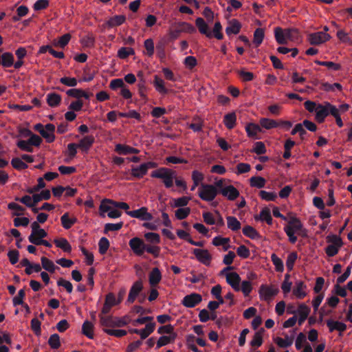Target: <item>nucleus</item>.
Masks as SVG:
<instances>
[{
    "mask_svg": "<svg viewBox=\"0 0 352 352\" xmlns=\"http://www.w3.org/2000/svg\"><path fill=\"white\" fill-rule=\"evenodd\" d=\"M129 245L132 252L138 256H142L146 252L152 254L154 258H157L160 256L161 248L158 245H147L143 239L135 236L132 238L129 241Z\"/></svg>",
    "mask_w": 352,
    "mask_h": 352,
    "instance_id": "nucleus-1",
    "label": "nucleus"
},
{
    "mask_svg": "<svg viewBox=\"0 0 352 352\" xmlns=\"http://www.w3.org/2000/svg\"><path fill=\"white\" fill-rule=\"evenodd\" d=\"M151 177L162 179L166 188H170L173 186V182L177 176L176 172L170 168L161 167L151 174Z\"/></svg>",
    "mask_w": 352,
    "mask_h": 352,
    "instance_id": "nucleus-2",
    "label": "nucleus"
},
{
    "mask_svg": "<svg viewBox=\"0 0 352 352\" xmlns=\"http://www.w3.org/2000/svg\"><path fill=\"white\" fill-rule=\"evenodd\" d=\"M218 194V189L212 184H201L199 188V197L206 201H213Z\"/></svg>",
    "mask_w": 352,
    "mask_h": 352,
    "instance_id": "nucleus-3",
    "label": "nucleus"
},
{
    "mask_svg": "<svg viewBox=\"0 0 352 352\" xmlns=\"http://www.w3.org/2000/svg\"><path fill=\"white\" fill-rule=\"evenodd\" d=\"M289 228L293 233L298 234L302 237L307 236V231L304 228L303 225L300 220L296 217H291L288 221L287 226L284 227V231Z\"/></svg>",
    "mask_w": 352,
    "mask_h": 352,
    "instance_id": "nucleus-4",
    "label": "nucleus"
},
{
    "mask_svg": "<svg viewBox=\"0 0 352 352\" xmlns=\"http://www.w3.org/2000/svg\"><path fill=\"white\" fill-rule=\"evenodd\" d=\"M279 292L278 288L266 285H261L259 288L258 294L260 298L265 301H269L276 296Z\"/></svg>",
    "mask_w": 352,
    "mask_h": 352,
    "instance_id": "nucleus-5",
    "label": "nucleus"
},
{
    "mask_svg": "<svg viewBox=\"0 0 352 352\" xmlns=\"http://www.w3.org/2000/svg\"><path fill=\"white\" fill-rule=\"evenodd\" d=\"M126 213L133 218L139 219L142 221H151L153 219V215L148 212L146 207H142L138 210L126 211Z\"/></svg>",
    "mask_w": 352,
    "mask_h": 352,
    "instance_id": "nucleus-6",
    "label": "nucleus"
},
{
    "mask_svg": "<svg viewBox=\"0 0 352 352\" xmlns=\"http://www.w3.org/2000/svg\"><path fill=\"white\" fill-rule=\"evenodd\" d=\"M202 300V296L197 293H192L184 297L182 304L188 308L195 307L197 305L199 304Z\"/></svg>",
    "mask_w": 352,
    "mask_h": 352,
    "instance_id": "nucleus-7",
    "label": "nucleus"
},
{
    "mask_svg": "<svg viewBox=\"0 0 352 352\" xmlns=\"http://www.w3.org/2000/svg\"><path fill=\"white\" fill-rule=\"evenodd\" d=\"M331 38V36L323 32H317L311 33L308 36L309 42L311 45H320Z\"/></svg>",
    "mask_w": 352,
    "mask_h": 352,
    "instance_id": "nucleus-8",
    "label": "nucleus"
},
{
    "mask_svg": "<svg viewBox=\"0 0 352 352\" xmlns=\"http://www.w3.org/2000/svg\"><path fill=\"white\" fill-rule=\"evenodd\" d=\"M192 253L197 259L204 265L209 266L212 260V256L207 250L193 249Z\"/></svg>",
    "mask_w": 352,
    "mask_h": 352,
    "instance_id": "nucleus-9",
    "label": "nucleus"
},
{
    "mask_svg": "<svg viewBox=\"0 0 352 352\" xmlns=\"http://www.w3.org/2000/svg\"><path fill=\"white\" fill-rule=\"evenodd\" d=\"M143 289V284L141 280L135 281L131 286L126 302L129 304L134 302Z\"/></svg>",
    "mask_w": 352,
    "mask_h": 352,
    "instance_id": "nucleus-10",
    "label": "nucleus"
},
{
    "mask_svg": "<svg viewBox=\"0 0 352 352\" xmlns=\"http://www.w3.org/2000/svg\"><path fill=\"white\" fill-rule=\"evenodd\" d=\"M95 138L93 135H86L84 136L77 144L78 148H80L83 153L87 154L93 146Z\"/></svg>",
    "mask_w": 352,
    "mask_h": 352,
    "instance_id": "nucleus-11",
    "label": "nucleus"
},
{
    "mask_svg": "<svg viewBox=\"0 0 352 352\" xmlns=\"http://www.w3.org/2000/svg\"><path fill=\"white\" fill-rule=\"evenodd\" d=\"M241 277L236 272L226 274V282L236 292L241 290Z\"/></svg>",
    "mask_w": 352,
    "mask_h": 352,
    "instance_id": "nucleus-12",
    "label": "nucleus"
},
{
    "mask_svg": "<svg viewBox=\"0 0 352 352\" xmlns=\"http://www.w3.org/2000/svg\"><path fill=\"white\" fill-rule=\"evenodd\" d=\"M220 193L230 201L235 200L239 196V190L232 185L225 186L220 190Z\"/></svg>",
    "mask_w": 352,
    "mask_h": 352,
    "instance_id": "nucleus-13",
    "label": "nucleus"
},
{
    "mask_svg": "<svg viewBox=\"0 0 352 352\" xmlns=\"http://www.w3.org/2000/svg\"><path fill=\"white\" fill-rule=\"evenodd\" d=\"M327 326L329 328V332L338 331L340 332V335L346 329V324L344 322L335 321L331 319L327 320Z\"/></svg>",
    "mask_w": 352,
    "mask_h": 352,
    "instance_id": "nucleus-14",
    "label": "nucleus"
},
{
    "mask_svg": "<svg viewBox=\"0 0 352 352\" xmlns=\"http://www.w3.org/2000/svg\"><path fill=\"white\" fill-rule=\"evenodd\" d=\"M55 131V126L53 124H47L45 126V130L41 131V135L44 138L48 143L53 142L55 140L54 132Z\"/></svg>",
    "mask_w": 352,
    "mask_h": 352,
    "instance_id": "nucleus-15",
    "label": "nucleus"
},
{
    "mask_svg": "<svg viewBox=\"0 0 352 352\" xmlns=\"http://www.w3.org/2000/svg\"><path fill=\"white\" fill-rule=\"evenodd\" d=\"M195 25L201 34L206 35L208 38L212 37V33L209 31L208 25L202 18L198 17L195 20Z\"/></svg>",
    "mask_w": 352,
    "mask_h": 352,
    "instance_id": "nucleus-16",
    "label": "nucleus"
},
{
    "mask_svg": "<svg viewBox=\"0 0 352 352\" xmlns=\"http://www.w3.org/2000/svg\"><path fill=\"white\" fill-rule=\"evenodd\" d=\"M2 49H0V53ZM14 55L11 52H5L0 55V65L3 67H10L14 65Z\"/></svg>",
    "mask_w": 352,
    "mask_h": 352,
    "instance_id": "nucleus-17",
    "label": "nucleus"
},
{
    "mask_svg": "<svg viewBox=\"0 0 352 352\" xmlns=\"http://www.w3.org/2000/svg\"><path fill=\"white\" fill-rule=\"evenodd\" d=\"M241 28V24L240 22L233 19L231 21H229L228 26L226 28V32L228 36H230L231 34H237L239 33Z\"/></svg>",
    "mask_w": 352,
    "mask_h": 352,
    "instance_id": "nucleus-18",
    "label": "nucleus"
},
{
    "mask_svg": "<svg viewBox=\"0 0 352 352\" xmlns=\"http://www.w3.org/2000/svg\"><path fill=\"white\" fill-rule=\"evenodd\" d=\"M254 219L256 221H265L268 225L272 224L273 219L271 215L270 210L267 208H264L263 209H262L258 215L254 216Z\"/></svg>",
    "mask_w": 352,
    "mask_h": 352,
    "instance_id": "nucleus-19",
    "label": "nucleus"
},
{
    "mask_svg": "<svg viewBox=\"0 0 352 352\" xmlns=\"http://www.w3.org/2000/svg\"><path fill=\"white\" fill-rule=\"evenodd\" d=\"M147 174L146 168L143 164L140 166H133L131 169V175L132 177L141 179Z\"/></svg>",
    "mask_w": 352,
    "mask_h": 352,
    "instance_id": "nucleus-20",
    "label": "nucleus"
},
{
    "mask_svg": "<svg viewBox=\"0 0 352 352\" xmlns=\"http://www.w3.org/2000/svg\"><path fill=\"white\" fill-rule=\"evenodd\" d=\"M223 124L228 129H232L236 124V115L234 111L226 114L223 117Z\"/></svg>",
    "mask_w": 352,
    "mask_h": 352,
    "instance_id": "nucleus-21",
    "label": "nucleus"
},
{
    "mask_svg": "<svg viewBox=\"0 0 352 352\" xmlns=\"http://www.w3.org/2000/svg\"><path fill=\"white\" fill-rule=\"evenodd\" d=\"M153 85L157 91L162 94H167L169 90L165 87L164 81L157 75L154 76Z\"/></svg>",
    "mask_w": 352,
    "mask_h": 352,
    "instance_id": "nucleus-22",
    "label": "nucleus"
},
{
    "mask_svg": "<svg viewBox=\"0 0 352 352\" xmlns=\"http://www.w3.org/2000/svg\"><path fill=\"white\" fill-rule=\"evenodd\" d=\"M329 116L326 104H318V109L316 111V120L319 123H322L324 121L326 117Z\"/></svg>",
    "mask_w": 352,
    "mask_h": 352,
    "instance_id": "nucleus-23",
    "label": "nucleus"
},
{
    "mask_svg": "<svg viewBox=\"0 0 352 352\" xmlns=\"http://www.w3.org/2000/svg\"><path fill=\"white\" fill-rule=\"evenodd\" d=\"M162 279V274L157 267H155L149 274V283L153 287L157 285Z\"/></svg>",
    "mask_w": 352,
    "mask_h": 352,
    "instance_id": "nucleus-24",
    "label": "nucleus"
},
{
    "mask_svg": "<svg viewBox=\"0 0 352 352\" xmlns=\"http://www.w3.org/2000/svg\"><path fill=\"white\" fill-rule=\"evenodd\" d=\"M264 332L265 329L263 328H261L254 333L253 338L250 343L252 347L257 348L262 345L263 334Z\"/></svg>",
    "mask_w": 352,
    "mask_h": 352,
    "instance_id": "nucleus-25",
    "label": "nucleus"
},
{
    "mask_svg": "<svg viewBox=\"0 0 352 352\" xmlns=\"http://www.w3.org/2000/svg\"><path fill=\"white\" fill-rule=\"evenodd\" d=\"M47 104L51 107H55L60 104L61 96L56 93H49L46 97Z\"/></svg>",
    "mask_w": 352,
    "mask_h": 352,
    "instance_id": "nucleus-26",
    "label": "nucleus"
},
{
    "mask_svg": "<svg viewBox=\"0 0 352 352\" xmlns=\"http://www.w3.org/2000/svg\"><path fill=\"white\" fill-rule=\"evenodd\" d=\"M245 131L248 136L250 138H256L257 133L262 131L260 125L254 123H249L245 126Z\"/></svg>",
    "mask_w": 352,
    "mask_h": 352,
    "instance_id": "nucleus-27",
    "label": "nucleus"
},
{
    "mask_svg": "<svg viewBox=\"0 0 352 352\" xmlns=\"http://www.w3.org/2000/svg\"><path fill=\"white\" fill-rule=\"evenodd\" d=\"M306 289V285L302 281H298L296 283V287L293 289L294 294L298 299L304 298L307 294L304 292V289Z\"/></svg>",
    "mask_w": 352,
    "mask_h": 352,
    "instance_id": "nucleus-28",
    "label": "nucleus"
},
{
    "mask_svg": "<svg viewBox=\"0 0 352 352\" xmlns=\"http://www.w3.org/2000/svg\"><path fill=\"white\" fill-rule=\"evenodd\" d=\"M274 342L281 348H287L293 344L294 336L289 337L288 335H285V338L276 337L274 339Z\"/></svg>",
    "mask_w": 352,
    "mask_h": 352,
    "instance_id": "nucleus-29",
    "label": "nucleus"
},
{
    "mask_svg": "<svg viewBox=\"0 0 352 352\" xmlns=\"http://www.w3.org/2000/svg\"><path fill=\"white\" fill-rule=\"evenodd\" d=\"M230 242L229 238L222 237L221 236H217L212 239V245L214 246H220L223 245V249L224 251H227L230 248V245H228Z\"/></svg>",
    "mask_w": 352,
    "mask_h": 352,
    "instance_id": "nucleus-30",
    "label": "nucleus"
},
{
    "mask_svg": "<svg viewBox=\"0 0 352 352\" xmlns=\"http://www.w3.org/2000/svg\"><path fill=\"white\" fill-rule=\"evenodd\" d=\"M144 238L148 243L147 245H157L161 242L160 234L155 232H146L144 234Z\"/></svg>",
    "mask_w": 352,
    "mask_h": 352,
    "instance_id": "nucleus-31",
    "label": "nucleus"
},
{
    "mask_svg": "<svg viewBox=\"0 0 352 352\" xmlns=\"http://www.w3.org/2000/svg\"><path fill=\"white\" fill-rule=\"evenodd\" d=\"M54 243H55L56 247L62 249L65 252H71L72 246L66 239H56L54 240Z\"/></svg>",
    "mask_w": 352,
    "mask_h": 352,
    "instance_id": "nucleus-32",
    "label": "nucleus"
},
{
    "mask_svg": "<svg viewBox=\"0 0 352 352\" xmlns=\"http://www.w3.org/2000/svg\"><path fill=\"white\" fill-rule=\"evenodd\" d=\"M250 185L251 187L262 188L266 184V180L261 176H253L250 179Z\"/></svg>",
    "mask_w": 352,
    "mask_h": 352,
    "instance_id": "nucleus-33",
    "label": "nucleus"
},
{
    "mask_svg": "<svg viewBox=\"0 0 352 352\" xmlns=\"http://www.w3.org/2000/svg\"><path fill=\"white\" fill-rule=\"evenodd\" d=\"M41 261L42 267L50 273H54L56 269H59V267L56 266L51 260L46 257H41Z\"/></svg>",
    "mask_w": 352,
    "mask_h": 352,
    "instance_id": "nucleus-34",
    "label": "nucleus"
},
{
    "mask_svg": "<svg viewBox=\"0 0 352 352\" xmlns=\"http://www.w3.org/2000/svg\"><path fill=\"white\" fill-rule=\"evenodd\" d=\"M243 234L251 239H258L261 237L257 230L250 226H245L243 228Z\"/></svg>",
    "mask_w": 352,
    "mask_h": 352,
    "instance_id": "nucleus-35",
    "label": "nucleus"
},
{
    "mask_svg": "<svg viewBox=\"0 0 352 352\" xmlns=\"http://www.w3.org/2000/svg\"><path fill=\"white\" fill-rule=\"evenodd\" d=\"M93 330V324L88 320H85L82 326V333L88 338L93 339L94 336Z\"/></svg>",
    "mask_w": 352,
    "mask_h": 352,
    "instance_id": "nucleus-36",
    "label": "nucleus"
},
{
    "mask_svg": "<svg viewBox=\"0 0 352 352\" xmlns=\"http://www.w3.org/2000/svg\"><path fill=\"white\" fill-rule=\"evenodd\" d=\"M8 208L12 211V215L19 217L24 214L25 208L15 202H10L8 205Z\"/></svg>",
    "mask_w": 352,
    "mask_h": 352,
    "instance_id": "nucleus-37",
    "label": "nucleus"
},
{
    "mask_svg": "<svg viewBox=\"0 0 352 352\" xmlns=\"http://www.w3.org/2000/svg\"><path fill=\"white\" fill-rule=\"evenodd\" d=\"M274 36H275L276 41L278 44H280V45L287 44V40L285 36V32L281 28L277 27L275 28Z\"/></svg>",
    "mask_w": 352,
    "mask_h": 352,
    "instance_id": "nucleus-38",
    "label": "nucleus"
},
{
    "mask_svg": "<svg viewBox=\"0 0 352 352\" xmlns=\"http://www.w3.org/2000/svg\"><path fill=\"white\" fill-rule=\"evenodd\" d=\"M260 126L265 129H272L278 127L277 121L266 118H261L259 120Z\"/></svg>",
    "mask_w": 352,
    "mask_h": 352,
    "instance_id": "nucleus-39",
    "label": "nucleus"
},
{
    "mask_svg": "<svg viewBox=\"0 0 352 352\" xmlns=\"http://www.w3.org/2000/svg\"><path fill=\"white\" fill-rule=\"evenodd\" d=\"M228 228L232 231H238L241 229L240 221L233 216H228L226 217Z\"/></svg>",
    "mask_w": 352,
    "mask_h": 352,
    "instance_id": "nucleus-40",
    "label": "nucleus"
},
{
    "mask_svg": "<svg viewBox=\"0 0 352 352\" xmlns=\"http://www.w3.org/2000/svg\"><path fill=\"white\" fill-rule=\"evenodd\" d=\"M125 20L126 17L124 15H115L107 21V24L109 27L113 28L122 25Z\"/></svg>",
    "mask_w": 352,
    "mask_h": 352,
    "instance_id": "nucleus-41",
    "label": "nucleus"
},
{
    "mask_svg": "<svg viewBox=\"0 0 352 352\" xmlns=\"http://www.w3.org/2000/svg\"><path fill=\"white\" fill-rule=\"evenodd\" d=\"M60 221L63 227L66 229L69 230L72 228V226L75 224L77 222L76 218H72L70 219L69 217V214L67 212L65 213L61 217Z\"/></svg>",
    "mask_w": 352,
    "mask_h": 352,
    "instance_id": "nucleus-42",
    "label": "nucleus"
},
{
    "mask_svg": "<svg viewBox=\"0 0 352 352\" xmlns=\"http://www.w3.org/2000/svg\"><path fill=\"white\" fill-rule=\"evenodd\" d=\"M155 328V322H149L146 324V327L143 329H140V336L141 340L146 339L150 334H151Z\"/></svg>",
    "mask_w": 352,
    "mask_h": 352,
    "instance_id": "nucleus-43",
    "label": "nucleus"
},
{
    "mask_svg": "<svg viewBox=\"0 0 352 352\" xmlns=\"http://www.w3.org/2000/svg\"><path fill=\"white\" fill-rule=\"evenodd\" d=\"M100 323L101 326L104 327H114L115 317L111 316L100 315Z\"/></svg>",
    "mask_w": 352,
    "mask_h": 352,
    "instance_id": "nucleus-44",
    "label": "nucleus"
},
{
    "mask_svg": "<svg viewBox=\"0 0 352 352\" xmlns=\"http://www.w3.org/2000/svg\"><path fill=\"white\" fill-rule=\"evenodd\" d=\"M177 26L182 32L193 34L196 32L195 28L192 24L187 22H179L177 23Z\"/></svg>",
    "mask_w": 352,
    "mask_h": 352,
    "instance_id": "nucleus-45",
    "label": "nucleus"
},
{
    "mask_svg": "<svg viewBox=\"0 0 352 352\" xmlns=\"http://www.w3.org/2000/svg\"><path fill=\"white\" fill-rule=\"evenodd\" d=\"M315 63H316L318 65L325 66L328 69L333 71H339L341 69L342 67L340 64L331 61H321L316 60H315Z\"/></svg>",
    "mask_w": 352,
    "mask_h": 352,
    "instance_id": "nucleus-46",
    "label": "nucleus"
},
{
    "mask_svg": "<svg viewBox=\"0 0 352 352\" xmlns=\"http://www.w3.org/2000/svg\"><path fill=\"white\" fill-rule=\"evenodd\" d=\"M264 30L262 28H257L254 32V43L256 47L259 46L264 38Z\"/></svg>",
    "mask_w": 352,
    "mask_h": 352,
    "instance_id": "nucleus-47",
    "label": "nucleus"
},
{
    "mask_svg": "<svg viewBox=\"0 0 352 352\" xmlns=\"http://www.w3.org/2000/svg\"><path fill=\"white\" fill-rule=\"evenodd\" d=\"M48 344L53 349H57L60 346V336L57 333L50 336L48 340Z\"/></svg>",
    "mask_w": 352,
    "mask_h": 352,
    "instance_id": "nucleus-48",
    "label": "nucleus"
},
{
    "mask_svg": "<svg viewBox=\"0 0 352 352\" xmlns=\"http://www.w3.org/2000/svg\"><path fill=\"white\" fill-rule=\"evenodd\" d=\"M271 260L275 266V269L277 272H282L284 270V265L282 260L278 257L276 254H272L271 256Z\"/></svg>",
    "mask_w": 352,
    "mask_h": 352,
    "instance_id": "nucleus-49",
    "label": "nucleus"
},
{
    "mask_svg": "<svg viewBox=\"0 0 352 352\" xmlns=\"http://www.w3.org/2000/svg\"><path fill=\"white\" fill-rule=\"evenodd\" d=\"M297 258L298 254L296 252H292L287 256L286 266L289 271H292L293 270L294 263Z\"/></svg>",
    "mask_w": 352,
    "mask_h": 352,
    "instance_id": "nucleus-50",
    "label": "nucleus"
},
{
    "mask_svg": "<svg viewBox=\"0 0 352 352\" xmlns=\"http://www.w3.org/2000/svg\"><path fill=\"white\" fill-rule=\"evenodd\" d=\"M135 54V51L133 48H127L122 47L118 51V56L120 58L125 59L130 55Z\"/></svg>",
    "mask_w": 352,
    "mask_h": 352,
    "instance_id": "nucleus-51",
    "label": "nucleus"
},
{
    "mask_svg": "<svg viewBox=\"0 0 352 352\" xmlns=\"http://www.w3.org/2000/svg\"><path fill=\"white\" fill-rule=\"evenodd\" d=\"M260 197L267 201H275L277 198V195L274 192H267L265 190H261L259 192Z\"/></svg>",
    "mask_w": 352,
    "mask_h": 352,
    "instance_id": "nucleus-52",
    "label": "nucleus"
},
{
    "mask_svg": "<svg viewBox=\"0 0 352 352\" xmlns=\"http://www.w3.org/2000/svg\"><path fill=\"white\" fill-rule=\"evenodd\" d=\"M99 252L101 254H104L109 248V241L106 237H102L99 242Z\"/></svg>",
    "mask_w": 352,
    "mask_h": 352,
    "instance_id": "nucleus-53",
    "label": "nucleus"
},
{
    "mask_svg": "<svg viewBox=\"0 0 352 352\" xmlns=\"http://www.w3.org/2000/svg\"><path fill=\"white\" fill-rule=\"evenodd\" d=\"M284 31L287 40L294 41L298 37L299 32L296 28H287Z\"/></svg>",
    "mask_w": 352,
    "mask_h": 352,
    "instance_id": "nucleus-54",
    "label": "nucleus"
},
{
    "mask_svg": "<svg viewBox=\"0 0 352 352\" xmlns=\"http://www.w3.org/2000/svg\"><path fill=\"white\" fill-rule=\"evenodd\" d=\"M71 35L69 34H65L60 36L57 42H54L55 46H58L61 48H64L69 42L71 39Z\"/></svg>",
    "mask_w": 352,
    "mask_h": 352,
    "instance_id": "nucleus-55",
    "label": "nucleus"
},
{
    "mask_svg": "<svg viewBox=\"0 0 352 352\" xmlns=\"http://www.w3.org/2000/svg\"><path fill=\"white\" fill-rule=\"evenodd\" d=\"M25 296V289L19 291L18 294L13 298L12 302L14 306L23 305V298Z\"/></svg>",
    "mask_w": 352,
    "mask_h": 352,
    "instance_id": "nucleus-56",
    "label": "nucleus"
},
{
    "mask_svg": "<svg viewBox=\"0 0 352 352\" xmlns=\"http://www.w3.org/2000/svg\"><path fill=\"white\" fill-rule=\"evenodd\" d=\"M12 166L16 170H23L28 168L27 164L22 161V159L14 157L11 161Z\"/></svg>",
    "mask_w": 352,
    "mask_h": 352,
    "instance_id": "nucleus-57",
    "label": "nucleus"
},
{
    "mask_svg": "<svg viewBox=\"0 0 352 352\" xmlns=\"http://www.w3.org/2000/svg\"><path fill=\"white\" fill-rule=\"evenodd\" d=\"M292 135L299 133L302 140L305 139V135L307 134L306 130L303 128L301 123L296 124L292 131Z\"/></svg>",
    "mask_w": 352,
    "mask_h": 352,
    "instance_id": "nucleus-58",
    "label": "nucleus"
},
{
    "mask_svg": "<svg viewBox=\"0 0 352 352\" xmlns=\"http://www.w3.org/2000/svg\"><path fill=\"white\" fill-rule=\"evenodd\" d=\"M190 209L189 208H179L175 211V217L179 220L186 219L190 214Z\"/></svg>",
    "mask_w": 352,
    "mask_h": 352,
    "instance_id": "nucleus-59",
    "label": "nucleus"
},
{
    "mask_svg": "<svg viewBox=\"0 0 352 352\" xmlns=\"http://www.w3.org/2000/svg\"><path fill=\"white\" fill-rule=\"evenodd\" d=\"M123 226V222L120 221L117 223H107L104 226V233H107L109 231H117L120 230Z\"/></svg>",
    "mask_w": 352,
    "mask_h": 352,
    "instance_id": "nucleus-60",
    "label": "nucleus"
},
{
    "mask_svg": "<svg viewBox=\"0 0 352 352\" xmlns=\"http://www.w3.org/2000/svg\"><path fill=\"white\" fill-rule=\"evenodd\" d=\"M60 82L67 87H76L78 83V80L75 78L71 77H62L60 78Z\"/></svg>",
    "mask_w": 352,
    "mask_h": 352,
    "instance_id": "nucleus-61",
    "label": "nucleus"
},
{
    "mask_svg": "<svg viewBox=\"0 0 352 352\" xmlns=\"http://www.w3.org/2000/svg\"><path fill=\"white\" fill-rule=\"evenodd\" d=\"M267 150L265 144L262 142H256L254 144V146L252 150V152L256 153L257 155H262L266 153Z\"/></svg>",
    "mask_w": 352,
    "mask_h": 352,
    "instance_id": "nucleus-62",
    "label": "nucleus"
},
{
    "mask_svg": "<svg viewBox=\"0 0 352 352\" xmlns=\"http://www.w3.org/2000/svg\"><path fill=\"white\" fill-rule=\"evenodd\" d=\"M144 45L146 50V54L152 56L154 54V43L152 38H148L144 41Z\"/></svg>",
    "mask_w": 352,
    "mask_h": 352,
    "instance_id": "nucleus-63",
    "label": "nucleus"
},
{
    "mask_svg": "<svg viewBox=\"0 0 352 352\" xmlns=\"http://www.w3.org/2000/svg\"><path fill=\"white\" fill-rule=\"evenodd\" d=\"M236 254L243 258H247L250 256V250L244 245H241L236 249Z\"/></svg>",
    "mask_w": 352,
    "mask_h": 352,
    "instance_id": "nucleus-64",
    "label": "nucleus"
}]
</instances>
